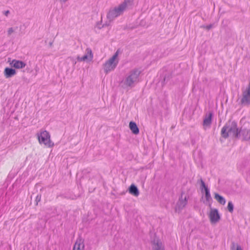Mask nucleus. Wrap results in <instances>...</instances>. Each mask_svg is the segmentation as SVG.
Wrapping results in <instances>:
<instances>
[{
  "label": "nucleus",
  "mask_w": 250,
  "mask_h": 250,
  "mask_svg": "<svg viewBox=\"0 0 250 250\" xmlns=\"http://www.w3.org/2000/svg\"><path fill=\"white\" fill-rule=\"evenodd\" d=\"M184 194V192L182 191L181 192V196L180 197L178 202L176 203V205L175 207V211L180 212L182 209H183L185 206L187 205L188 203V197L185 196L184 198H183V196Z\"/></svg>",
  "instance_id": "0eeeda50"
},
{
  "label": "nucleus",
  "mask_w": 250,
  "mask_h": 250,
  "mask_svg": "<svg viewBox=\"0 0 250 250\" xmlns=\"http://www.w3.org/2000/svg\"><path fill=\"white\" fill-rule=\"evenodd\" d=\"M16 74L15 69L12 68L6 67L4 70V74L6 78H10Z\"/></svg>",
  "instance_id": "2eb2a0df"
},
{
  "label": "nucleus",
  "mask_w": 250,
  "mask_h": 250,
  "mask_svg": "<svg viewBox=\"0 0 250 250\" xmlns=\"http://www.w3.org/2000/svg\"><path fill=\"white\" fill-rule=\"evenodd\" d=\"M202 28H204L206 29H207V30H210L211 28H212L213 27V24H210L209 25H203L201 26Z\"/></svg>",
  "instance_id": "4be33fe9"
},
{
  "label": "nucleus",
  "mask_w": 250,
  "mask_h": 250,
  "mask_svg": "<svg viewBox=\"0 0 250 250\" xmlns=\"http://www.w3.org/2000/svg\"><path fill=\"white\" fill-rule=\"evenodd\" d=\"M14 32V30L12 27H10L8 29L7 31V34L8 36H10L12 33Z\"/></svg>",
  "instance_id": "393cba45"
},
{
  "label": "nucleus",
  "mask_w": 250,
  "mask_h": 250,
  "mask_svg": "<svg viewBox=\"0 0 250 250\" xmlns=\"http://www.w3.org/2000/svg\"><path fill=\"white\" fill-rule=\"evenodd\" d=\"M171 78V76L170 75H168L167 76L166 75L165 76L163 79V83H165L166 82H167Z\"/></svg>",
  "instance_id": "5701e85b"
},
{
  "label": "nucleus",
  "mask_w": 250,
  "mask_h": 250,
  "mask_svg": "<svg viewBox=\"0 0 250 250\" xmlns=\"http://www.w3.org/2000/svg\"><path fill=\"white\" fill-rule=\"evenodd\" d=\"M141 71L135 68L130 71L120 83L123 89H128L134 87L140 81L139 76Z\"/></svg>",
  "instance_id": "f257e3e1"
},
{
  "label": "nucleus",
  "mask_w": 250,
  "mask_h": 250,
  "mask_svg": "<svg viewBox=\"0 0 250 250\" xmlns=\"http://www.w3.org/2000/svg\"><path fill=\"white\" fill-rule=\"evenodd\" d=\"M200 183V189L202 192H203V190L205 191V197L206 199L207 202H210L212 200V198L211 195L210 194L209 189L208 188V186H207L203 180L202 178L198 181V183Z\"/></svg>",
  "instance_id": "423d86ee"
},
{
  "label": "nucleus",
  "mask_w": 250,
  "mask_h": 250,
  "mask_svg": "<svg viewBox=\"0 0 250 250\" xmlns=\"http://www.w3.org/2000/svg\"><path fill=\"white\" fill-rule=\"evenodd\" d=\"M84 245L82 239H78L73 247V250H83Z\"/></svg>",
  "instance_id": "ddd939ff"
},
{
  "label": "nucleus",
  "mask_w": 250,
  "mask_h": 250,
  "mask_svg": "<svg viewBox=\"0 0 250 250\" xmlns=\"http://www.w3.org/2000/svg\"><path fill=\"white\" fill-rule=\"evenodd\" d=\"M10 64L12 67H13L16 69H21L24 68L26 66V63L20 60H13L10 63Z\"/></svg>",
  "instance_id": "9b49d317"
},
{
  "label": "nucleus",
  "mask_w": 250,
  "mask_h": 250,
  "mask_svg": "<svg viewBox=\"0 0 250 250\" xmlns=\"http://www.w3.org/2000/svg\"><path fill=\"white\" fill-rule=\"evenodd\" d=\"M240 103L241 104H250V83L246 89L243 92L242 98L241 99Z\"/></svg>",
  "instance_id": "6e6552de"
},
{
  "label": "nucleus",
  "mask_w": 250,
  "mask_h": 250,
  "mask_svg": "<svg viewBox=\"0 0 250 250\" xmlns=\"http://www.w3.org/2000/svg\"><path fill=\"white\" fill-rule=\"evenodd\" d=\"M209 218L211 223L215 224L220 220V216L216 208H211L209 214Z\"/></svg>",
  "instance_id": "1a4fd4ad"
},
{
  "label": "nucleus",
  "mask_w": 250,
  "mask_h": 250,
  "mask_svg": "<svg viewBox=\"0 0 250 250\" xmlns=\"http://www.w3.org/2000/svg\"><path fill=\"white\" fill-rule=\"evenodd\" d=\"M134 4V0H124L118 7L109 11L107 14V18L112 21L115 18L123 14L126 8L131 7Z\"/></svg>",
  "instance_id": "7ed1b4c3"
},
{
  "label": "nucleus",
  "mask_w": 250,
  "mask_h": 250,
  "mask_svg": "<svg viewBox=\"0 0 250 250\" xmlns=\"http://www.w3.org/2000/svg\"><path fill=\"white\" fill-rule=\"evenodd\" d=\"M101 23H102V21H100L97 22L96 23V26L99 29H101L103 27H104L105 26H106V24H103L102 26H101L100 25L101 24Z\"/></svg>",
  "instance_id": "412c9836"
},
{
  "label": "nucleus",
  "mask_w": 250,
  "mask_h": 250,
  "mask_svg": "<svg viewBox=\"0 0 250 250\" xmlns=\"http://www.w3.org/2000/svg\"><path fill=\"white\" fill-rule=\"evenodd\" d=\"M52 44H53V42H50L49 43V45L50 47H51L52 46Z\"/></svg>",
  "instance_id": "c85d7f7f"
},
{
  "label": "nucleus",
  "mask_w": 250,
  "mask_h": 250,
  "mask_svg": "<svg viewBox=\"0 0 250 250\" xmlns=\"http://www.w3.org/2000/svg\"><path fill=\"white\" fill-rule=\"evenodd\" d=\"M236 250H243L242 249V248L240 245H237Z\"/></svg>",
  "instance_id": "bb28decb"
},
{
  "label": "nucleus",
  "mask_w": 250,
  "mask_h": 250,
  "mask_svg": "<svg viewBox=\"0 0 250 250\" xmlns=\"http://www.w3.org/2000/svg\"><path fill=\"white\" fill-rule=\"evenodd\" d=\"M87 54H85L82 57H78L77 60L79 61H85L89 59L91 60L93 58V55L91 49L87 48L86 49Z\"/></svg>",
  "instance_id": "dca6fc26"
},
{
  "label": "nucleus",
  "mask_w": 250,
  "mask_h": 250,
  "mask_svg": "<svg viewBox=\"0 0 250 250\" xmlns=\"http://www.w3.org/2000/svg\"><path fill=\"white\" fill-rule=\"evenodd\" d=\"M235 243L234 242H232L231 243V250H233L235 248Z\"/></svg>",
  "instance_id": "a878e982"
},
{
  "label": "nucleus",
  "mask_w": 250,
  "mask_h": 250,
  "mask_svg": "<svg viewBox=\"0 0 250 250\" xmlns=\"http://www.w3.org/2000/svg\"><path fill=\"white\" fill-rule=\"evenodd\" d=\"M241 136L243 137V141H249L250 139V129L240 128Z\"/></svg>",
  "instance_id": "f8f14e48"
},
{
  "label": "nucleus",
  "mask_w": 250,
  "mask_h": 250,
  "mask_svg": "<svg viewBox=\"0 0 250 250\" xmlns=\"http://www.w3.org/2000/svg\"><path fill=\"white\" fill-rule=\"evenodd\" d=\"M152 250H166L162 242L158 238H154L151 242Z\"/></svg>",
  "instance_id": "9d476101"
},
{
  "label": "nucleus",
  "mask_w": 250,
  "mask_h": 250,
  "mask_svg": "<svg viewBox=\"0 0 250 250\" xmlns=\"http://www.w3.org/2000/svg\"><path fill=\"white\" fill-rule=\"evenodd\" d=\"M214 198L220 204L222 205H225L226 203L225 199L221 195H219L217 193H215L214 194Z\"/></svg>",
  "instance_id": "6ab92c4d"
},
{
  "label": "nucleus",
  "mask_w": 250,
  "mask_h": 250,
  "mask_svg": "<svg viewBox=\"0 0 250 250\" xmlns=\"http://www.w3.org/2000/svg\"><path fill=\"white\" fill-rule=\"evenodd\" d=\"M41 195H38L36 197V205L38 204V202H39L41 201Z\"/></svg>",
  "instance_id": "b1692460"
},
{
  "label": "nucleus",
  "mask_w": 250,
  "mask_h": 250,
  "mask_svg": "<svg viewBox=\"0 0 250 250\" xmlns=\"http://www.w3.org/2000/svg\"><path fill=\"white\" fill-rule=\"evenodd\" d=\"M212 115L213 114L211 112L206 115L203 121L204 125L209 126L211 124Z\"/></svg>",
  "instance_id": "a211bd4d"
},
{
  "label": "nucleus",
  "mask_w": 250,
  "mask_h": 250,
  "mask_svg": "<svg viewBox=\"0 0 250 250\" xmlns=\"http://www.w3.org/2000/svg\"><path fill=\"white\" fill-rule=\"evenodd\" d=\"M227 208L230 213H232L233 211L234 206L231 201L229 202Z\"/></svg>",
  "instance_id": "aec40b11"
},
{
  "label": "nucleus",
  "mask_w": 250,
  "mask_h": 250,
  "mask_svg": "<svg viewBox=\"0 0 250 250\" xmlns=\"http://www.w3.org/2000/svg\"><path fill=\"white\" fill-rule=\"evenodd\" d=\"M119 50H117L114 55L110 58L104 64V71L105 73H108L109 72L113 70L117 66L119 61L117 59Z\"/></svg>",
  "instance_id": "20e7f679"
},
{
  "label": "nucleus",
  "mask_w": 250,
  "mask_h": 250,
  "mask_svg": "<svg viewBox=\"0 0 250 250\" xmlns=\"http://www.w3.org/2000/svg\"><path fill=\"white\" fill-rule=\"evenodd\" d=\"M240 128L237 127L236 122L233 121H229V123L226 124L222 128L221 134L223 138L227 139L229 136V133L233 137L239 139L241 137Z\"/></svg>",
  "instance_id": "f03ea898"
},
{
  "label": "nucleus",
  "mask_w": 250,
  "mask_h": 250,
  "mask_svg": "<svg viewBox=\"0 0 250 250\" xmlns=\"http://www.w3.org/2000/svg\"><path fill=\"white\" fill-rule=\"evenodd\" d=\"M37 136L38 141L41 144H43L49 147L54 146V143L50 140V134L46 130H41L40 133L37 134Z\"/></svg>",
  "instance_id": "39448f33"
},
{
  "label": "nucleus",
  "mask_w": 250,
  "mask_h": 250,
  "mask_svg": "<svg viewBox=\"0 0 250 250\" xmlns=\"http://www.w3.org/2000/svg\"><path fill=\"white\" fill-rule=\"evenodd\" d=\"M128 192L131 195L138 197L139 195V190L134 184H131L128 189Z\"/></svg>",
  "instance_id": "4468645a"
},
{
  "label": "nucleus",
  "mask_w": 250,
  "mask_h": 250,
  "mask_svg": "<svg viewBox=\"0 0 250 250\" xmlns=\"http://www.w3.org/2000/svg\"><path fill=\"white\" fill-rule=\"evenodd\" d=\"M129 127L132 132L135 135L139 134V129L136 123L131 121L129 124Z\"/></svg>",
  "instance_id": "f3484780"
},
{
  "label": "nucleus",
  "mask_w": 250,
  "mask_h": 250,
  "mask_svg": "<svg viewBox=\"0 0 250 250\" xmlns=\"http://www.w3.org/2000/svg\"><path fill=\"white\" fill-rule=\"evenodd\" d=\"M10 13V12L9 10H7V11H5L4 12V14L6 16H8V14Z\"/></svg>",
  "instance_id": "cd10ccee"
}]
</instances>
